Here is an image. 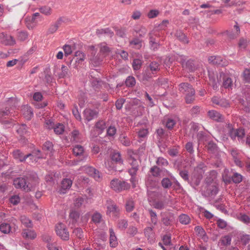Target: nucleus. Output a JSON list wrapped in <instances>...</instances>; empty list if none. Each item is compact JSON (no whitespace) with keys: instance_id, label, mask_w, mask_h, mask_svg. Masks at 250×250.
<instances>
[{"instance_id":"obj_1","label":"nucleus","mask_w":250,"mask_h":250,"mask_svg":"<svg viewBox=\"0 0 250 250\" xmlns=\"http://www.w3.org/2000/svg\"><path fill=\"white\" fill-rule=\"evenodd\" d=\"M179 89L186 95L185 99L187 104H190L194 100L195 90L189 84L182 83L179 85Z\"/></svg>"},{"instance_id":"obj_2","label":"nucleus","mask_w":250,"mask_h":250,"mask_svg":"<svg viewBox=\"0 0 250 250\" xmlns=\"http://www.w3.org/2000/svg\"><path fill=\"white\" fill-rule=\"evenodd\" d=\"M37 181H32L31 183L27 182L23 178H18L13 181V184L16 188H22L25 191H29L36 186Z\"/></svg>"},{"instance_id":"obj_3","label":"nucleus","mask_w":250,"mask_h":250,"mask_svg":"<svg viewBox=\"0 0 250 250\" xmlns=\"http://www.w3.org/2000/svg\"><path fill=\"white\" fill-rule=\"evenodd\" d=\"M128 153L129 155L128 162L131 166V168L129 169L128 172L130 175H135L139 167V161L137 160L138 155L131 151H129Z\"/></svg>"},{"instance_id":"obj_4","label":"nucleus","mask_w":250,"mask_h":250,"mask_svg":"<svg viewBox=\"0 0 250 250\" xmlns=\"http://www.w3.org/2000/svg\"><path fill=\"white\" fill-rule=\"evenodd\" d=\"M110 187L116 192H120L123 190L129 189L130 185L125 181L115 179L111 181Z\"/></svg>"},{"instance_id":"obj_5","label":"nucleus","mask_w":250,"mask_h":250,"mask_svg":"<svg viewBox=\"0 0 250 250\" xmlns=\"http://www.w3.org/2000/svg\"><path fill=\"white\" fill-rule=\"evenodd\" d=\"M106 213L109 216L116 217L120 212V209L116 204L112 200H108L106 202Z\"/></svg>"},{"instance_id":"obj_6","label":"nucleus","mask_w":250,"mask_h":250,"mask_svg":"<svg viewBox=\"0 0 250 250\" xmlns=\"http://www.w3.org/2000/svg\"><path fill=\"white\" fill-rule=\"evenodd\" d=\"M56 232L57 234L64 240H68L69 233L65 225L62 223H58L56 226Z\"/></svg>"},{"instance_id":"obj_7","label":"nucleus","mask_w":250,"mask_h":250,"mask_svg":"<svg viewBox=\"0 0 250 250\" xmlns=\"http://www.w3.org/2000/svg\"><path fill=\"white\" fill-rule=\"evenodd\" d=\"M0 44L6 46H13L16 44L15 39L4 32L0 33Z\"/></svg>"},{"instance_id":"obj_8","label":"nucleus","mask_w":250,"mask_h":250,"mask_svg":"<svg viewBox=\"0 0 250 250\" xmlns=\"http://www.w3.org/2000/svg\"><path fill=\"white\" fill-rule=\"evenodd\" d=\"M208 61L210 63L220 66H225L229 64V61L225 58L221 56H210L208 58Z\"/></svg>"},{"instance_id":"obj_9","label":"nucleus","mask_w":250,"mask_h":250,"mask_svg":"<svg viewBox=\"0 0 250 250\" xmlns=\"http://www.w3.org/2000/svg\"><path fill=\"white\" fill-rule=\"evenodd\" d=\"M211 101L213 104L223 107H227L229 106V102L226 100L220 99L217 96L213 97Z\"/></svg>"},{"instance_id":"obj_10","label":"nucleus","mask_w":250,"mask_h":250,"mask_svg":"<svg viewBox=\"0 0 250 250\" xmlns=\"http://www.w3.org/2000/svg\"><path fill=\"white\" fill-rule=\"evenodd\" d=\"M206 190H204L206 195H215L217 193L218 189L215 183H211L208 185L205 188Z\"/></svg>"},{"instance_id":"obj_11","label":"nucleus","mask_w":250,"mask_h":250,"mask_svg":"<svg viewBox=\"0 0 250 250\" xmlns=\"http://www.w3.org/2000/svg\"><path fill=\"white\" fill-rule=\"evenodd\" d=\"M97 112L96 110L87 108L83 111L84 118L87 121L92 120L94 117L97 116Z\"/></svg>"},{"instance_id":"obj_12","label":"nucleus","mask_w":250,"mask_h":250,"mask_svg":"<svg viewBox=\"0 0 250 250\" xmlns=\"http://www.w3.org/2000/svg\"><path fill=\"white\" fill-rule=\"evenodd\" d=\"M21 112L24 117L28 120H30L33 115L32 108L27 105L22 106Z\"/></svg>"},{"instance_id":"obj_13","label":"nucleus","mask_w":250,"mask_h":250,"mask_svg":"<svg viewBox=\"0 0 250 250\" xmlns=\"http://www.w3.org/2000/svg\"><path fill=\"white\" fill-rule=\"evenodd\" d=\"M109 244L110 247L115 248L118 246V242L117 237L112 228L109 229Z\"/></svg>"},{"instance_id":"obj_14","label":"nucleus","mask_w":250,"mask_h":250,"mask_svg":"<svg viewBox=\"0 0 250 250\" xmlns=\"http://www.w3.org/2000/svg\"><path fill=\"white\" fill-rule=\"evenodd\" d=\"M13 156L15 159L18 160L20 162L24 161L29 157H33V155L31 154L23 156V154L19 150L14 151L13 152Z\"/></svg>"},{"instance_id":"obj_15","label":"nucleus","mask_w":250,"mask_h":250,"mask_svg":"<svg viewBox=\"0 0 250 250\" xmlns=\"http://www.w3.org/2000/svg\"><path fill=\"white\" fill-rule=\"evenodd\" d=\"M208 114L209 117L213 120L221 122L223 120L222 115L215 110H210Z\"/></svg>"},{"instance_id":"obj_16","label":"nucleus","mask_w":250,"mask_h":250,"mask_svg":"<svg viewBox=\"0 0 250 250\" xmlns=\"http://www.w3.org/2000/svg\"><path fill=\"white\" fill-rule=\"evenodd\" d=\"M209 84L210 85H211L213 89L215 90H216L218 89L219 85V79L218 77L215 76H211L210 74L209 75Z\"/></svg>"},{"instance_id":"obj_17","label":"nucleus","mask_w":250,"mask_h":250,"mask_svg":"<svg viewBox=\"0 0 250 250\" xmlns=\"http://www.w3.org/2000/svg\"><path fill=\"white\" fill-rule=\"evenodd\" d=\"M96 33L98 35H104L105 36L111 38L114 35V32L109 28L97 29Z\"/></svg>"},{"instance_id":"obj_18","label":"nucleus","mask_w":250,"mask_h":250,"mask_svg":"<svg viewBox=\"0 0 250 250\" xmlns=\"http://www.w3.org/2000/svg\"><path fill=\"white\" fill-rule=\"evenodd\" d=\"M95 126L98 134H101L106 127L105 122L103 120L98 121Z\"/></svg>"},{"instance_id":"obj_19","label":"nucleus","mask_w":250,"mask_h":250,"mask_svg":"<svg viewBox=\"0 0 250 250\" xmlns=\"http://www.w3.org/2000/svg\"><path fill=\"white\" fill-rule=\"evenodd\" d=\"M99 46L100 47V53L104 56L108 55L111 51V49L107 46L105 42L100 43Z\"/></svg>"},{"instance_id":"obj_20","label":"nucleus","mask_w":250,"mask_h":250,"mask_svg":"<svg viewBox=\"0 0 250 250\" xmlns=\"http://www.w3.org/2000/svg\"><path fill=\"white\" fill-rule=\"evenodd\" d=\"M230 134L231 138H235L236 137L242 138L245 135V131L243 129L239 128L236 130H231L230 132Z\"/></svg>"},{"instance_id":"obj_21","label":"nucleus","mask_w":250,"mask_h":250,"mask_svg":"<svg viewBox=\"0 0 250 250\" xmlns=\"http://www.w3.org/2000/svg\"><path fill=\"white\" fill-rule=\"evenodd\" d=\"M240 28L238 26L237 23H236V24L234 25L233 26L232 33L227 32V34L229 38L233 39L238 37L240 34Z\"/></svg>"},{"instance_id":"obj_22","label":"nucleus","mask_w":250,"mask_h":250,"mask_svg":"<svg viewBox=\"0 0 250 250\" xmlns=\"http://www.w3.org/2000/svg\"><path fill=\"white\" fill-rule=\"evenodd\" d=\"M62 22V19H59L54 24L51 25L48 29V32L50 34H53L58 29Z\"/></svg>"},{"instance_id":"obj_23","label":"nucleus","mask_w":250,"mask_h":250,"mask_svg":"<svg viewBox=\"0 0 250 250\" xmlns=\"http://www.w3.org/2000/svg\"><path fill=\"white\" fill-rule=\"evenodd\" d=\"M194 230L196 232L197 234L203 239L204 240H206L207 239V236L204 229L199 226H196L194 228Z\"/></svg>"},{"instance_id":"obj_24","label":"nucleus","mask_w":250,"mask_h":250,"mask_svg":"<svg viewBox=\"0 0 250 250\" xmlns=\"http://www.w3.org/2000/svg\"><path fill=\"white\" fill-rule=\"evenodd\" d=\"M22 234L24 238L28 239H34L36 236V233L33 230L29 229H24Z\"/></svg>"},{"instance_id":"obj_25","label":"nucleus","mask_w":250,"mask_h":250,"mask_svg":"<svg viewBox=\"0 0 250 250\" xmlns=\"http://www.w3.org/2000/svg\"><path fill=\"white\" fill-rule=\"evenodd\" d=\"M43 150L46 152L47 154H49V156H51L53 150L52 143L49 141L46 142L43 145Z\"/></svg>"},{"instance_id":"obj_26","label":"nucleus","mask_w":250,"mask_h":250,"mask_svg":"<svg viewBox=\"0 0 250 250\" xmlns=\"http://www.w3.org/2000/svg\"><path fill=\"white\" fill-rule=\"evenodd\" d=\"M16 128L17 133L21 137L27 133V127L25 125H18Z\"/></svg>"},{"instance_id":"obj_27","label":"nucleus","mask_w":250,"mask_h":250,"mask_svg":"<svg viewBox=\"0 0 250 250\" xmlns=\"http://www.w3.org/2000/svg\"><path fill=\"white\" fill-rule=\"evenodd\" d=\"M111 161L114 163L123 164V160L121 154L118 152H114L111 155Z\"/></svg>"},{"instance_id":"obj_28","label":"nucleus","mask_w":250,"mask_h":250,"mask_svg":"<svg viewBox=\"0 0 250 250\" xmlns=\"http://www.w3.org/2000/svg\"><path fill=\"white\" fill-rule=\"evenodd\" d=\"M232 81L229 78L226 77L224 78L222 87L226 89H231L232 86Z\"/></svg>"},{"instance_id":"obj_29","label":"nucleus","mask_w":250,"mask_h":250,"mask_svg":"<svg viewBox=\"0 0 250 250\" xmlns=\"http://www.w3.org/2000/svg\"><path fill=\"white\" fill-rule=\"evenodd\" d=\"M72 184V181L69 179H64L62 182V189L63 190L69 189Z\"/></svg>"},{"instance_id":"obj_30","label":"nucleus","mask_w":250,"mask_h":250,"mask_svg":"<svg viewBox=\"0 0 250 250\" xmlns=\"http://www.w3.org/2000/svg\"><path fill=\"white\" fill-rule=\"evenodd\" d=\"M76 62H78V64H82L83 61L85 59L84 54L81 51H77L75 53Z\"/></svg>"},{"instance_id":"obj_31","label":"nucleus","mask_w":250,"mask_h":250,"mask_svg":"<svg viewBox=\"0 0 250 250\" xmlns=\"http://www.w3.org/2000/svg\"><path fill=\"white\" fill-rule=\"evenodd\" d=\"M21 221L25 227L30 228L32 227L31 221L25 216H21Z\"/></svg>"},{"instance_id":"obj_32","label":"nucleus","mask_w":250,"mask_h":250,"mask_svg":"<svg viewBox=\"0 0 250 250\" xmlns=\"http://www.w3.org/2000/svg\"><path fill=\"white\" fill-rule=\"evenodd\" d=\"M73 152L75 156H81L84 152L83 147L80 145H77L73 148Z\"/></svg>"},{"instance_id":"obj_33","label":"nucleus","mask_w":250,"mask_h":250,"mask_svg":"<svg viewBox=\"0 0 250 250\" xmlns=\"http://www.w3.org/2000/svg\"><path fill=\"white\" fill-rule=\"evenodd\" d=\"M11 228L10 225L8 223H2L0 225V230L4 233H9Z\"/></svg>"},{"instance_id":"obj_34","label":"nucleus","mask_w":250,"mask_h":250,"mask_svg":"<svg viewBox=\"0 0 250 250\" xmlns=\"http://www.w3.org/2000/svg\"><path fill=\"white\" fill-rule=\"evenodd\" d=\"M105 165L109 171L116 170L115 163L110 160H106Z\"/></svg>"},{"instance_id":"obj_35","label":"nucleus","mask_w":250,"mask_h":250,"mask_svg":"<svg viewBox=\"0 0 250 250\" xmlns=\"http://www.w3.org/2000/svg\"><path fill=\"white\" fill-rule=\"evenodd\" d=\"M231 241V237L229 235H226L221 238L220 240V243H221V245L225 246L230 245Z\"/></svg>"},{"instance_id":"obj_36","label":"nucleus","mask_w":250,"mask_h":250,"mask_svg":"<svg viewBox=\"0 0 250 250\" xmlns=\"http://www.w3.org/2000/svg\"><path fill=\"white\" fill-rule=\"evenodd\" d=\"M145 236L148 239H152L154 237V233L152 227H147L144 229Z\"/></svg>"},{"instance_id":"obj_37","label":"nucleus","mask_w":250,"mask_h":250,"mask_svg":"<svg viewBox=\"0 0 250 250\" xmlns=\"http://www.w3.org/2000/svg\"><path fill=\"white\" fill-rule=\"evenodd\" d=\"M54 130L56 134H61L64 132V125L62 124L59 123L54 127Z\"/></svg>"},{"instance_id":"obj_38","label":"nucleus","mask_w":250,"mask_h":250,"mask_svg":"<svg viewBox=\"0 0 250 250\" xmlns=\"http://www.w3.org/2000/svg\"><path fill=\"white\" fill-rule=\"evenodd\" d=\"M180 222L184 225H187L190 222V218L186 214H183L179 216Z\"/></svg>"},{"instance_id":"obj_39","label":"nucleus","mask_w":250,"mask_h":250,"mask_svg":"<svg viewBox=\"0 0 250 250\" xmlns=\"http://www.w3.org/2000/svg\"><path fill=\"white\" fill-rule=\"evenodd\" d=\"M40 11L46 16H49L52 14V10L51 7L44 6L40 8Z\"/></svg>"},{"instance_id":"obj_40","label":"nucleus","mask_w":250,"mask_h":250,"mask_svg":"<svg viewBox=\"0 0 250 250\" xmlns=\"http://www.w3.org/2000/svg\"><path fill=\"white\" fill-rule=\"evenodd\" d=\"M134 208V203L132 199H128L125 203V209L127 212H130Z\"/></svg>"},{"instance_id":"obj_41","label":"nucleus","mask_w":250,"mask_h":250,"mask_svg":"<svg viewBox=\"0 0 250 250\" xmlns=\"http://www.w3.org/2000/svg\"><path fill=\"white\" fill-rule=\"evenodd\" d=\"M130 45L133 48L140 49L142 47V42L139 39H135L130 42Z\"/></svg>"},{"instance_id":"obj_42","label":"nucleus","mask_w":250,"mask_h":250,"mask_svg":"<svg viewBox=\"0 0 250 250\" xmlns=\"http://www.w3.org/2000/svg\"><path fill=\"white\" fill-rule=\"evenodd\" d=\"M159 64L156 62H151L149 65V68L152 73H155L160 70Z\"/></svg>"},{"instance_id":"obj_43","label":"nucleus","mask_w":250,"mask_h":250,"mask_svg":"<svg viewBox=\"0 0 250 250\" xmlns=\"http://www.w3.org/2000/svg\"><path fill=\"white\" fill-rule=\"evenodd\" d=\"M162 170L160 168L156 167L154 166L150 168V172L152 175L154 177H159L161 176V172Z\"/></svg>"},{"instance_id":"obj_44","label":"nucleus","mask_w":250,"mask_h":250,"mask_svg":"<svg viewBox=\"0 0 250 250\" xmlns=\"http://www.w3.org/2000/svg\"><path fill=\"white\" fill-rule=\"evenodd\" d=\"M36 18L32 16L29 22L26 21V26L28 29H32L36 25L37 22L36 21Z\"/></svg>"},{"instance_id":"obj_45","label":"nucleus","mask_w":250,"mask_h":250,"mask_svg":"<svg viewBox=\"0 0 250 250\" xmlns=\"http://www.w3.org/2000/svg\"><path fill=\"white\" fill-rule=\"evenodd\" d=\"M149 212L150 216L151 222L154 225H156L158 222V218L156 213L153 211L152 210H149Z\"/></svg>"},{"instance_id":"obj_46","label":"nucleus","mask_w":250,"mask_h":250,"mask_svg":"<svg viewBox=\"0 0 250 250\" xmlns=\"http://www.w3.org/2000/svg\"><path fill=\"white\" fill-rule=\"evenodd\" d=\"M80 214L76 211H72L69 214V217L72 220L73 223H76L79 218Z\"/></svg>"},{"instance_id":"obj_47","label":"nucleus","mask_w":250,"mask_h":250,"mask_svg":"<svg viewBox=\"0 0 250 250\" xmlns=\"http://www.w3.org/2000/svg\"><path fill=\"white\" fill-rule=\"evenodd\" d=\"M162 185L164 188H169L171 185L172 183L170 180L167 178H164L161 182Z\"/></svg>"},{"instance_id":"obj_48","label":"nucleus","mask_w":250,"mask_h":250,"mask_svg":"<svg viewBox=\"0 0 250 250\" xmlns=\"http://www.w3.org/2000/svg\"><path fill=\"white\" fill-rule=\"evenodd\" d=\"M120 140L121 143L125 146H127L130 145V141L126 136L121 135L120 137Z\"/></svg>"},{"instance_id":"obj_49","label":"nucleus","mask_w":250,"mask_h":250,"mask_svg":"<svg viewBox=\"0 0 250 250\" xmlns=\"http://www.w3.org/2000/svg\"><path fill=\"white\" fill-rule=\"evenodd\" d=\"M152 35H153V32H151L149 34V40H150V43L151 44V48L153 49V50H154L157 48L158 45L157 43V42H155V40H154V39H153Z\"/></svg>"},{"instance_id":"obj_50","label":"nucleus","mask_w":250,"mask_h":250,"mask_svg":"<svg viewBox=\"0 0 250 250\" xmlns=\"http://www.w3.org/2000/svg\"><path fill=\"white\" fill-rule=\"evenodd\" d=\"M9 202L13 205H16L20 203V198L18 195H13L10 198Z\"/></svg>"},{"instance_id":"obj_51","label":"nucleus","mask_w":250,"mask_h":250,"mask_svg":"<svg viewBox=\"0 0 250 250\" xmlns=\"http://www.w3.org/2000/svg\"><path fill=\"white\" fill-rule=\"evenodd\" d=\"M73 235L80 239L83 237V231L81 228H76L74 229Z\"/></svg>"},{"instance_id":"obj_52","label":"nucleus","mask_w":250,"mask_h":250,"mask_svg":"<svg viewBox=\"0 0 250 250\" xmlns=\"http://www.w3.org/2000/svg\"><path fill=\"white\" fill-rule=\"evenodd\" d=\"M102 218V215L100 213L96 212L93 215L92 219L95 223H99L101 222Z\"/></svg>"},{"instance_id":"obj_53","label":"nucleus","mask_w":250,"mask_h":250,"mask_svg":"<svg viewBox=\"0 0 250 250\" xmlns=\"http://www.w3.org/2000/svg\"><path fill=\"white\" fill-rule=\"evenodd\" d=\"M176 36L177 37L179 40L181 41L184 43L188 42V40H187L186 35L181 31L177 32Z\"/></svg>"},{"instance_id":"obj_54","label":"nucleus","mask_w":250,"mask_h":250,"mask_svg":"<svg viewBox=\"0 0 250 250\" xmlns=\"http://www.w3.org/2000/svg\"><path fill=\"white\" fill-rule=\"evenodd\" d=\"M175 124L176 121L175 120L171 118H168L167 121L166 125L167 128L171 129L173 128Z\"/></svg>"},{"instance_id":"obj_55","label":"nucleus","mask_w":250,"mask_h":250,"mask_svg":"<svg viewBox=\"0 0 250 250\" xmlns=\"http://www.w3.org/2000/svg\"><path fill=\"white\" fill-rule=\"evenodd\" d=\"M142 65V61L139 59H134L132 63V67L134 70L139 69Z\"/></svg>"},{"instance_id":"obj_56","label":"nucleus","mask_w":250,"mask_h":250,"mask_svg":"<svg viewBox=\"0 0 250 250\" xmlns=\"http://www.w3.org/2000/svg\"><path fill=\"white\" fill-rule=\"evenodd\" d=\"M156 163L158 165L160 166H167L168 165V161L163 157H159L157 159Z\"/></svg>"},{"instance_id":"obj_57","label":"nucleus","mask_w":250,"mask_h":250,"mask_svg":"<svg viewBox=\"0 0 250 250\" xmlns=\"http://www.w3.org/2000/svg\"><path fill=\"white\" fill-rule=\"evenodd\" d=\"M135 78L133 77H128L125 81V84L128 86H132L135 84Z\"/></svg>"},{"instance_id":"obj_58","label":"nucleus","mask_w":250,"mask_h":250,"mask_svg":"<svg viewBox=\"0 0 250 250\" xmlns=\"http://www.w3.org/2000/svg\"><path fill=\"white\" fill-rule=\"evenodd\" d=\"M153 207L157 209H161L164 208V204L163 201H156L153 203Z\"/></svg>"},{"instance_id":"obj_59","label":"nucleus","mask_w":250,"mask_h":250,"mask_svg":"<svg viewBox=\"0 0 250 250\" xmlns=\"http://www.w3.org/2000/svg\"><path fill=\"white\" fill-rule=\"evenodd\" d=\"M116 35L120 37H124L125 35V31L124 28H115Z\"/></svg>"},{"instance_id":"obj_60","label":"nucleus","mask_w":250,"mask_h":250,"mask_svg":"<svg viewBox=\"0 0 250 250\" xmlns=\"http://www.w3.org/2000/svg\"><path fill=\"white\" fill-rule=\"evenodd\" d=\"M159 13L157 10H151L147 14V17L149 19H152L156 17Z\"/></svg>"},{"instance_id":"obj_61","label":"nucleus","mask_w":250,"mask_h":250,"mask_svg":"<svg viewBox=\"0 0 250 250\" xmlns=\"http://www.w3.org/2000/svg\"><path fill=\"white\" fill-rule=\"evenodd\" d=\"M148 131L147 129L143 128L140 130L138 133V137L139 138H145L148 134Z\"/></svg>"},{"instance_id":"obj_62","label":"nucleus","mask_w":250,"mask_h":250,"mask_svg":"<svg viewBox=\"0 0 250 250\" xmlns=\"http://www.w3.org/2000/svg\"><path fill=\"white\" fill-rule=\"evenodd\" d=\"M63 49L65 56H68L72 52V48L69 45H64L63 47Z\"/></svg>"},{"instance_id":"obj_63","label":"nucleus","mask_w":250,"mask_h":250,"mask_svg":"<svg viewBox=\"0 0 250 250\" xmlns=\"http://www.w3.org/2000/svg\"><path fill=\"white\" fill-rule=\"evenodd\" d=\"M116 132V128L114 126H110L107 129V134L108 136H113Z\"/></svg>"},{"instance_id":"obj_64","label":"nucleus","mask_w":250,"mask_h":250,"mask_svg":"<svg viewBox=\"0 0 250 250\" xmlns=\"http://www.w3.org/2000/svg\"><path fill=\"white\" fill-rule=\"evenodd\" d=\"M232 179L233 182L235 183H239L242 180V176L238 173H235L232 177Z\"/></svg>"}]
</instances>
